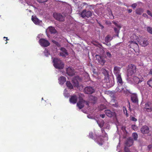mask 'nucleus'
Instances as JSON below:
<instances>
[{"mask_svg": "<svg viewBox=\"0 0 152 152\" xmlns=\"http://www.w3.org/2000/svg\"><path fill=\"white\" fill-rule=\"evenodd\" d=\"M66 78L64 76H61L58 78V80L60 82V84L61 85H63L66 81Z\"/></svg>", "mask_w": 152, "mask_h": 152, "instance_id": "a878e982", "label": "nucleus"}, {"mask_svg": "<svg viewBox=\"0 0 152 152\" xmlns=\"http://www.w3.org/2000/svg\"><path fill=\"white\" fill-rule=\"evenodd\" d=\"M147 83L149 86L152 88V77L147 81Z\"/></svg>", "mask_w": 152, "mask_h": 152, "instance_id": "473e14b6", "label": "nucleus"}, {"mask_svg": "<svg viewBox=\"0 0 152 152\" xmlns=\"http://www.w3.org/2000/svg\"><path fill=\"white\" fill-rule=\"evenodd\" d=\"M116 76V77L118 83H119L120 84V85L118 84V86L116 88V90L117 91L121 92L123 91L124 89L122 85V79L121 78V75Z\"/></svg>", "mask_w": 152, "mask_h": 152, "instance_id": "20e7f679", "label": "nucleus"}, {"mask_svg": "<svg viewBox=\"0 0 152 152\" xmlns=\"http://www.w3.org/2000/svg\"><path fill=\"white\" fill-rule=\"evenodd\" d=\"M84 91L85 94H91L95 92V89L93 87L88 86L85 88Z\"/></svg>", "mask_w": 152, "mask_h": 152, "instance_id": "6e6552de", "label": "nucleus"}, {"mask_svg": "<svg viewBox=\"0 0 152 152\" xmlns=\"http://www.w3.org/2000/svg\"><path fill=\"white\" fill-rule=\"evenodd\" d=\"M143 12V9L142 8H139L136 9V13L137 15H141Z\"/></svg>", "mask_w": 152, "mask_h": 152, "instance_id": "cd10ccee", "label": "nucleus"}, {"mask_svg": "<svg viewBox=\"0 0 152 152\" xmlns=\"http://www.w3.org/2000/svg\"><path fill=\"white\" fill-rule=\"evenodd\" d=\"M132 136L134 140L136 141L137 140L138 135L137 133H133L132 134Z\"/></svg>", "mask_w": 152, "mask_h": 152, "instance_id": "7c9ffc66", "label": "nucleus"}, {"mask_svg": "<svg viewBox=\"0 0 152 152\" xmlns=\"http://www.w3.org/2000/svg\"><path fill=\"white\" fill-rule=\"evenodd\" d=\"M133 80L135 83L138 84L142 82L143 79L142 78L140 79L136 76H134L133 77Z\"/></svg>", "mask_w": 152, "mask_h": 152, "instance_id": "5701e85b", "label": "nucleus"}, {"mask_svg": "<svg viewBox=\"0 0 152 152\" xmlns=\"http://www.w3.org/2000/svg\"><path fill=\"white\" fill-rule=\"evenodd\" d=\"M89 137L91 139H93V133L92 132H90L89 134Z\"/></svg>", "mask_w": 152, "mask_h": 152, "instance_id": "a19ab883", "label": "nucleus"}, {"mask_svg": "<svg viewBox=\"0 0 152 152\" xmlns=\"http://www.w3.org/2000/svg\"><path fill=\"white\" fill-rule=\"evenodd\" d=\"M39 3H44L47 1L48 0H37Z\"/></svg>", "mask_w": 152, "mask_h": 152, "instance_id": "58836bf2", "label": "nucleus"}, {"mask_svg": "<svg viewBox=\"0 0 152 152\" xmlns=\"http://www.w3.org/2000/svg\"><path fill=\"white\" fill-rule=\"evenodd\" d=\"M31 20L35 24L39 25L42 23V21L40 20L36 16L34 17L33 16H32Z\"/></svg>", "mask_w": 152, "mask_h": 152, "instance_id": "412c9836", "label": "nucleus"}, {"mask_svg": "<svg viewBox=\"0 0 152 152\" xmlns=\"http://www.w3.org/2000/svg\"><path fill=\"white\" fill-rule=\"evenodd\" d=\"M96 59L102 65H103L105 62L104 58L102 56H100L99 55H96Z\"/></svg>", "mask_w": 152, "mask_h": 152, "instance_id": "4468645a", "label": "nucleus"}, {"mask_svg": "<svg viewBox=\"0 0 152 152\" xmlns=\"http://www.w3.org/2000/svg\"><path fill=\"white\" fill-rule=\"evenodd\" d=\"M140 131L143 134H148L150 132L149 128L146 125L142 126L140 129Z\"/></svg>", "mask_w": 152, "mask_h": 152, "instance_id": "ddd939ff", "label": "nucleus"}, {"mask_svg": "<svg viewBox=\"0 0 152 152\" xmlns=\"http://www.w3.org/2000/svg\"><path fill=\"white\" fill-rule=\"evenodd\" d=\"M66 84L67 86L69 89H71L73 88V87L72 84L71 83L70 81H67L66 83Z\"/></svg>", "mask_w": 152, "mask_h": 152, "instance_id": "c756f323", "label": "nucleus"}, {"mask_svg": "<svg viewBox=\"0 0 152 152\" xmlns=\"http://www.w3.org/2000/svg\"><path fill=\"white\" fill-rule=\"evenodd\" d=\"M144 110L148 112H151L152 111V104L148 102L145 104Z\"/></svg>", "mask_w": 152, "mask_h": 152, "instance_id": "f8f14e48", "label": "nucleus"}, {"mask_svg": "<svg viewBox=\"0 0 152 152\" xmlns=\"http://www.w3.org/2000/svg\"><path fill=\"white\" fill-rule=\"evenodd\" d=\"M124 151L125 152H130L129 149L128 148H126V147L124 148Z\"/></svg>", "mask_w": 152, "mask_h": 152, "instance_id": "c03bdc74", "label": "nucleus"}, {"mask_svg": "<svg viewBox=\"0 0 152 152\" xmlns=\"http://www.w3.org/2000/svg\"><path fill=\"white\" fill-rule=\"evenodd\" d=\"M138 41V43L142 47H145L149 44L148 41L145 38H142V37L141 39Z\"/></svg>", "mask_w": 152, "mask_h": 152, "instance_id": "9b49d317", "label": "nucleus"}, {"mask_svg": "<svg viewBox=\"0 0 152 152\" xmlns=\"http://www.w3.org/2000/svg\"><path fill=\"white\" fill-rule=\"evenodd\" d=\"M53 16L56 20L59 21H63L65 20V17L60 13H53Z\"/></svg>", "mask_w": 152, "mask_h": 152, "instance_id": "0eeeda50", "label": "nucleus"}, {"mask_svg": "<svg viewBox=\"0 0 152 152\" xmlns=\"http://www.w3.org/2000/svg\"><path fill=\"white\" fill-rule=\"evenodd\" d=\"M102 140H102V139H101V141H102Z\"/></svg>", "mask_w": 152, "mask_h": 152, "instance_id": "052dcab7", "label": "nucleus"}, {"mask_svg": "<svg viewBox=\"0 0 152 152\" xmlns=\"http://www.w3.org/2000/svg\"><path fill=\"white\" fill-rule=\"evenodd\" d=\"M148 147L149 149H150L151 147V145H149L148 146Z\"/></svg>", "mask_w": 152, "mask_h": 152, "instance_id": "13d9d810", "label": "nucleus"}, {"mask_svg": "<svg viewBox=\"0 0 152 152\" xmlns=\"http://www.w3.org/2000/svg\"><path fill=\"white\" fill-rule=\"evenodd\" d=\"M124 94L127 96H131V100L133 102L135 103H138V99L136 94H132L128 90H126V91L124 90Z\"/></svg>", "mask_w": 152, "mask_h": 152, "instance_id": "7ed1b4c3", "label": "nucleus"}, {"mask_svg": "<svg viewBox=\"0 0 152 152\" xmlns=\"http://www.w3.org/2000/svg\"><path fill=\"white\" fill-rule=\"evenodd\" d=\"M142 36H139V37L137 36L135 34H133L131 36L130 38L131 39L134 40H137V41L138 42L139 41L140 39H141Z\"/></svg>", "mask_w": 152, "mask_h": 152, "instance_id": "b1692460", "label": "nucleus"}, {"mask_svg": "<svg viewBox=\"0 0 152 152\" xmlns=\"http://www.w3.org/2000/svg\"><path fill=\"white\" fill-rule=\"evenodd\" d=\"M61 51L60 53V55L64 57H66L68 56L69 53L67 52V50L64 48H61L60 49Z\"/></svg>", "mask_w": 152, "mask_h": 152, "instance_id": "2eb2a0df", "label": "nucleus"}, {"mask_svg": "<svg viewBox=\"0 0 152 152\" xmlns=\"http://www.w3.org/2000/svg\"><path fill=\"white\" fill-rule=\"evenodd\" d=\"M98 144L99 145H102V143H100V142H98Z\"/></svg>", "mask_w": 152, "mask_h": 152, "instance_id": "4d7b16f0", "label": "nucleus"}, {"mask_svg": "<svg viewBox=\"0 0 152 152\" xmlns=\"http://www.w3.org/2000/svg\"><path fill=\"white\" fill-rule=\"evenodd\" d=\"M113 23L117 27L119 28H120L121 27L120 25H118V24L116 22H113Z\"/></svg>", "mask_w": 152, "mask_h": 152, "instance_id": "49530a36", "label": "nucleus"}, {"mask_svg": "<svg viewBox=\"0 0 152 152\" xmlns=\"http://www.w3.org/2000/svg\"><path fill=\"white\" fill-rule=\"evenodd\" d=\"M136 66L133 64H129L126 67L127 76H132L136 72Z\"/></svg>", "mask_w": 152, "mask_h": 152, "instance_id": "f03ea898", "label": "nucleus"}, {"mask_svg": "<svg viewBox=\"0 0 152 152\" xmlns=\"http://www.w3.org/2000/svg\"><path fill=\"white\" fill-rule=\"evenodd\" d=\"M101 131H102V133H103V132H104V133H105V135H104V136H102V137H106L107 136V133H106L105 132V131L104 130V129H101Z\"/></svg>", "mask_w": 152, "mask_h": 152, "instance_id": "ea45409f", "label": "nucleus"}, {"mask_svg": "<svg viewBox=\"0 0 152 152\" xmlns=\"http://www.w3.org/2000/svg\"><path fill=\"white\" fill-rule=\"evenodd\" d=\"M149 74L152 75V69L150 70L149 72Z\"/></svg>", "mask_w": 152, "mask_h": 152, "instance_id": "864d4df0", "label": "nucleus"}, {"mask_svg": "<svg viewBox=\"0 0 152 152\" xmlns=\"http://www.w3.org/2000/svg\"><path fill=\"white\" fill-rule=\"evenodd\" d=\"M77 98L75 95H73L71 96L69 99V101L70 103L73 104H75L77 101Z\"/></svg>", "mask_w": 152, "mask_h": 152, "instance_id": "a211bd4d", "label": "nucleus"}, {"mask_svg": "<svg viewBox=\"0 0 152 152\" xmlns=\"http://www.w3.org/2000/svg\"><path fill=\"white\" fill-rule=\"evenodd\" d=\"M67 74L69 75L72 76L75 74L74 69L72 67H69L66 70Z\"/></svg>", "mask_w": 152, "mask_h": 152, "instance_id": "dca6fc26", "label": "nucleus"}, {"mask_svg": "<svg viewBox=\"0 0 152 152\" xmlns=\"http://www.w3.org/2000/svg\"><path fill=\"white\" fill-rule=\"evenodd\" d=\"M125 110L126 111V116L127 117H128V116H129V115L127 113V110L126 109V108H124V113H125Z\"/></svg>", "mask_w": 152, "mask_h": 152, "instance_id": "8fccbe9b", "label": "nucleus"}, {"mask_svg": "<svg viewBox=\"0 0 152 152\" xmlns=\"http://www.w3.org/2000/svg\"><path fill=\"white\" fill-rule=\"evenodd\" d=\"M132 11V10L131 9H129L128 10V12L129 13L131 12Z\"/></svg>", "mask_w": 152, "mask_h": 152, "instance_id": "5fc2aeb1", "label": "nucleus"}, {"mask_svg": "<svg viewBox=\"0 0 152 152\" xmlns=\"http://www.w3.org/2000/svg\"><path fill=\"white\" fill-rule=\"evenodd\" d=\"M89 99L93 103H95L97 100V98L96 97L93 96H90Z\"/></svg>", "mask_w": 152, "mask_h": 152, "instance_id": "bb28decb", "label": "nucleus"}, {"mask_svg": "<svg viewBox=\"0 0 152 152\" xmlns=\"http://www.w3.org/2000/svg\"><path fill=\"white\" fill-rule=\"evenodd\" d=\"M48 29L51 33H56V31L53 27L50 26L48 28Z\"/></svg>", "mask_w": 152, "mask_h": 152, "instance_id": "c85d7f7f", "label": "nucleus"}, {"mask_svg": "<svg viewBox=\"0 0 152 152\" xmlns=\"http://www.w3.org/2000/svg\"><path fill=\"white\" fill-rule=\"evenodd\" d=\"M120 68L117 66H115L113 70V72L116 76L119 75L121 74H120Z\"/></svg>", "mask_w": 152, "mask_h": 152, "instance_id": "393cba45", "label": "nucleus"}, {"mask_svg": "<svg viewBox=\"0 0 152 152\" xmlns=\"http://www.w3.org/2000/svg\"><path fill=\"white\" fill-rule=\"evenodd\" d=\"M7 42H6L5 43V44H7Z\"/></svg>", "mask_w": 152, "mask_h": 152, "instance_id": "bf43d9fd", "label": "nucleus"}, {"mask_svg": "<svg viewBox=\"0 0 152 152\" xmlns=\"http://www.w3.org/2000/svg\"><path fill=\"white\" fill-rule=\"evenodd\" d=\"M133 139L132 137H129L127 139L125 143L127 147L131 146L133 145Z\"/></svg>", "mask_w": 152, "mask_h": 152, "instance_id": "6ab92c4d", "label": "nucleus"}, {"mask_svg": "<svg viewBox=\"0 0 152 152\" xmlns=\"http://www.w3.org/2000/svg\"><path fill=\"white\" fill-rule=\"evenodd\" d=\"M77 77H75L73 78L72 80V83L73 86L75 87H78L79 86V82L77 80Z\"/></svg>", "mask_w": 152, "mask_h": 152, "instance_id": "4be33fe9", "label": "nucleus"}, {"mask_svg": "<svg viewBox=\"0 0 152 152\" xmlns=\"http://www.w3.org/2000/svg\"><path fill=\"white\" fill-rule=\"evenodd\" d=\"M99 25H100V26H101V24H99Z\"/></svg>", "mask_w": 152, "mask_h": 152, "instance_id": "e2e57ef3", "label": "nucleus"}, {"mask_svg": "<svg viewBox=\"0 0 152 152\" xmlns=\"http://www.w3.org/2000/svg\"><path fill=\"white\" fill-rule=\"evenodd\" d=\"M132 128L134 130L136 131L138 129L137 127L135 125H132Z\"/></svg>", "mask_w": 152, "mask_h": 152, "instance_id": "4c0bfd02", "label": "nucleus"}, {"mask_svg": "<svg viewBox=\"0 0 152 152\" xmlns=\"http://www.w3.org/2000/svg\"><path fill=\"white\" fill-rule=\"evenodd\" d=\"M102 73L105 76L104 79L106 80L109 79V75L108 71H107L105 69L102 68L101 70Z\"/></svg>", "mask_w": 152, "mask_h": 152, "instance_id": "aec40b11", "label": "nucleus"}, {"mask_svg": "<svg viewBox=\"0 0 152 152\" xmlns=\"http://www.w3.org/2000/svg\"><path fill=\"white\" fill-rule=\"evenodd\" d=\"M39 43L41 46L44 47H48L50 45V43L48 40L43 38L39 39Z\"/></svg>", "mask_w": 152, "mask_h": 152, "instance_id": "9d476101", "label": "nucleus"}, {"mask_svg": "<svg viewBox=\"0 0 152 152\" xmlns=\"http://www.w3.org/2000/svg\"><path fill=\"white\" fill-rule=\"evenodd\" d=\"M110 36L109 35H107L105 38V41L107 42L108 43L110 41Z\"/></svg>", "mask_w": 152, "mask_h": 152, "instance_id": "e433bc0d", "label": "nucleus"}, {"mask_svg": "<svg viewBox=\"0 0 152 152\" xmlns=\"http://www.w3.org/2000/svg\"><path fill=\"white\" fill-rule=\"evenodd\" d=\"M124 129L125 130V128H124Z\"/></svg>", "mask_w": 152, "mask_h": 152, "instance_id": "0e129e2a", "label": "nucleus"}, {"mask_svg": "<svg viewBox=\"0 0 152 152\" xmlns=\"http://www.w3.org/2000/svg\"><path fill=\"white\" fill-rule=\"evenodd\" d=\"M92 15V12L90 11H87L86 10H83L81 13L82 17L85 18L86 17L88 18Z\"/></svg>", "mask_w": 152, "mask_h": 152, "instance_id": "423d86ee", "label": "nucleus"}, {"mask_svg": "<svg viewBox=\"0 0 152 152\" xmlns=\"http://www.w3.org/2000/svg\"><path fill=\"white\" fill-rule=\"evenodd\" d=\"M100 116L102 118H104L105 117V115L104 114H100Z\"/></svg>", "mask_w": 152, "mask_h": 152, "instance_id": "603ef678", "label": "nucleus"}, {"mask_svg": "<svg viewBox=\"0 0 152 152\" xmlns=\"http://www.w3.org/2000/svg\"><path fill=\"white\" fill-rule=\"evenodd\" d=\"M137 6V4L136 3H134L132 4L131 6L133 9H135Z\"/></svg>", "mask_w": 152, "mask_h": 152, "instance_id": "37998d69", "label": "nucleus"}, {"mask_svg": "<svg viewBox=\"0 0 152 152\" xmlns=\"http://www.w3.org/2000/svg\"><path fill=\"white\" fill-rule=\"evenodd\" d=\"M147 12L148 15L152 17V13H151L150 11L149 10H147Z\"/></svg>", "mask_w": 152, "mask_h": 152, "instance_id": "a18cd8bd", "label": "nucleus"}, {"mask_svg": "<svg viewBox=\"0 0 152 152\" xmlns=\"http://www.w3.org/2000/svg\"><path fill=\"white\" fill-rule=\"evenodd\" d=\"M104 112L106 115L109 117H112L115 115V113L114 112L110 110H105Z\"/></svg>", "mask_w": 152, "mask_h": 152, "instance_id": "f3484780", "label": "nucleus"}, {"mask_svg": "<svg viewBox=\"0 0 152 152\" xmlns=\"http://www.w3.org/2000/svg\"><path fill=\"white\" fill-rule=\"evenodd\" d=\"M142 16L145 18H148V16L146 13H143L142 15Z\"/></svg>", "mask_w": 152, "mask_h": 152, "instance_id": "09e8293b", "label": "nucleus"}, {"mask_svg": "<svg viewBox=\"0 0 152 152\" xmlns=\"http://www.w3.org/2000/svg\"><path fill=\"white\" fill-rule=\"evenodd\" d=\"M106 55L109 58H110L111 56V54L109 52H107L106 53Z\"/></svg>", "mask_w": 152, "mask_h": 152, "instance_id": "de8ad7c7", "label": "nucleus"}, {"mask_svg": "<svg viewBox=\"0 0 152 152\" xmlns=\"http://www.w3.org/2000/svg\"><path fill=\"white\" fill-rule=\"evenodd\" d=\"M110 102L111 105L113 106L117 107L118 106V103L115 102V100L113 99L111 100Z\"/></svg>", "mask_w": 152, "mask_h": 152, "instance_id": "2f4dec72", "label": "nucleus"}, {"mask_svg": "<svg viewBox=\"0 0 152 152\" xmlns=\"http://www.w3.org/2000/svg\"><path fill=\"white\" fill-rule=\"evenodd\" d=\"M122 130L123 131V127H122Z\"/></svg>", "mask_w": 152, "mask_h": 152, "instance_id": "680f3d73", "label": "nucleus"}, {"mask_svg": "<svg viewBox=\"0 0 152 152\" xmlns=\"http://www.w3.org/2000/svg\"><path fill=\"white\" fill-rule=\"evenodd\" d=\"M130 119L131 120L135 122L137 121V119L135 118L134 117H132Z\"/></svg>", "mask_w": 152, "mask_h": 152, "instance_id": "79ce46f5", "label": "nucleus"}, {"mask_svg": "<svg viewBox=\"0 0 152 152\" xmlns=\"http://www.w3.org/2000/svg\"><path fill=\"white\" fill-rule=\"evenodd\" d=\"M4 39H6L5 40V41H7V40H8V39H7V37H4Z\"/></svg>", "mask_w": 152, "mask_h": 152, "instance_id": "6e6d98bb", "label": "nucleus"}, {"mask_svg": "<svg viewBox=\"0 0 152 152\" xmlns=\"http://www.w3.org/2000/svg\"><path fill=\"white\" fill-rule=\"evenodd\" d=\"M53 62L54 66L56 69H62L64 67V63L59 59L54 58Z\"/></svg>", "mask_w": 152, "mask_h": 152, "instance_id": "f257e3e1", "label": "nucleus"}, {"mask_svg": "<svg viewBox=\"0 0 152 152\" xmlns=\"http://www.w3.org/2000/svg\"><path fill=\"white\" fill-rule=\"evenodd\" d=\"M98 124L99 126L101 128H102V127H103V126L104 125V122L103 120H102L100 122H99V123L98 122Z\"/></svg>", "mask_w": 152, "mask_h": 152, "instance_id": "c9c22d12", "label": "nucleus"}, {"mask_svg": "<svg viewBox=\"0 0 152 152\" xmlns=\"http://www.w3.org/2000/svg\"><path fill=\"white\" fill-rule=\"evenodd\" d=\"M114 31L116 33H118V31L117 28H114Z\"/></svg>", "mask_w": 152, "mask_h": 152, "instance_id": "3c124183", "label": "nucleus"}, {"mask_svg": "<svg viewBox=\"0 0 152 152\" xmlns=\"http://www.w3.org/2000/svg\"><path fill=\"white\" fill-rule=\"evenodd\" d=\"M130 43L129 45L130 48H132L135 51L139 49V46L137 43L135 42L131 41L130 42Z\"/></svg>", "mask_w": 152, "mask_h": 152, "instance_id": "1a4fd4ad", "label": "nucleus"}, {"mask_svg": "<svg viewBox=\"0 0 152 152\" xmlns=\"http://www.w3.org/2000/svg\"><path fill=\"white\" fill-rule=\"evenodd\" d=\"M44 55L46 56H48L49 55H50V53L48 49H45L44 51Z\"/></svg>", "mask_w": 152, "mask_h": 152, "instance_id": "f704fd0d", "label": "nucleus"}, {"mask_svg": "<svg viewBox=\"0 0 152 152\" xmlns=\"http://www.w3.org/2000/svg\"><path fill=\"white\" fill-rule=\"evenodd\" d=\"M147 30L148 32L152 34V27L148 26L147 28Z\"/></svg>", "mask_w": 152, "mask_h": 152, "instance_id": "72a5a7b5", "label": "nucleus"}, {"mask_svg": "<svg viewBox=\"0 0 152 152\" xmlns=\"http://www.w3.org/2000/svg\"><path fill=\"white\" fill-rule=\"evenodd\" d=\"M85 104H86L87 105V107H89V102L86 101L83 99H80L77 103V105L79 108L80 109L84 107Z\"/></svg>", "mask_w": 152, "mask_h": 152, "instance_id": "39448f33", "label": "nucleus"}]
</instances>
